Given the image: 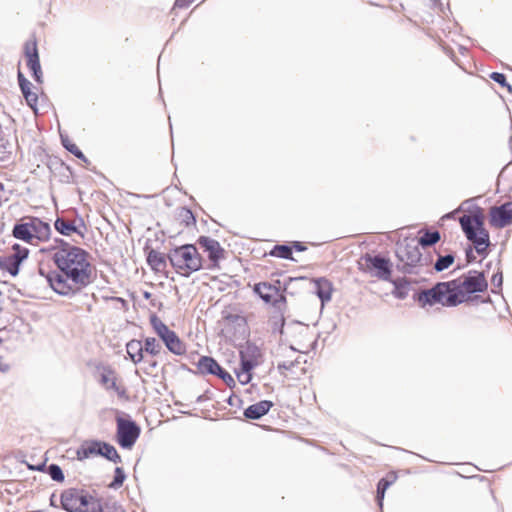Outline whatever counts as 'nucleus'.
I'll use <instances>...</instances> for the list:
<instances>
[{
    "label": "nucleus",
    "instance_id": "412c9836",
    "mask_svg": "<svg viewBox=\"0 0 512 512\" xmlns=\"http://www.w3.org/2000/svg\"><path fill=\"white\" fill-rule=\"evenodd\" d=\"M100 382L106 389L114 390L118 395H122L124 392L117 384L115 372L110 369L102 371Z\"/></svg>",
    "mask_w": 512,
    "mask_h": 512
},
{
    "label": "nucleus",
    "instance_id": "f03ea898",
    "mask_svg": "<svg viewBox=\"0 0 512 512\" xmlns=\"http://www.w3.org/2000/svg\"><path fill=\"white\" fill-rule=\"evenodd\" d=\"M423 304H441L443 306H456L465 301V293L460 289L457 280L438 283L435 287L423 291L419 295Z\"/></svg>",
    "mask_w": 512,
    "mask_h": 512
},
{
    "label": "nucleus",
    "instance_id": "9b49d317",
    "mask_svg": "<svg viewBox=\"0 0 512 512\" xmlns=\"http://www.w3.org/2000/svg\"><path fill=\"white\" fill-rule=\"evenodd\" d=\"M512 221V203H506L490 210V224L496 228H503Z\"/></svg>",
    "mask_w": 512,
    "mask_h": 512
},
{
    "label": "nucleus",
    "instance_id": "393cba45",
    "mask_svg": "<svg viewBox=\"0 0 512 512\" xmlns=\"http://www.w3.org/2000/svg\"><path fill=\"white\" fill-rule=\"evenodd\" d=\"M19 83H20L21 90L23 92V95H24L28 105L31 108H33L37 102V96L35 93L30 91V89H29L30 83L26 79L23 78L21 73H19Z\"/></svg>",
    "mask_w": 512,
    "mask_h": 512
},
{
    "label": "nucleus",
    "instance_id": "e433bc0d",
    "mask_svg": "<svg viewBox=\"0 0 512 512\" xmlns=\"http://www.w3.org/2000/svg\"><path fill=\"white\" fill-rule=\"evenodd\" d=\"M124 479H125V474H124L123 470L119 467L116 468L114 481L111 483V487H113V488L120 487L123 484Z\"/></svg>",
    "mask_w": 512,
    "mask_h": 512
},
{
    "label": "nucleus",
    "instance_id": "39448f33",
    "mask_svg": "<svg viewBox=\"0 0 512 512\" xmlns=\"http://www.w3.org/2000/svg\"><path fill=\"white\" fill-rule=\"evenodd\" d=\"M461 227L466 237L473 242L476 251L481 254L489 245V234L483 227V221L479 216L464 215L460 218Z\"/></svg>",
    "mask_w": 512,
    "mask_h": 512
},
{
    "label": "nucleus",
    "instance_id": "4c0bfd02",
    "mask_svg": "<svg viewBox=\"0 0 512 512\" xmlns=\"http://www.w3.org/2000/svg\"><path fill=\"white\" fill-rule=\"evenodd\" d=\"M216 375L219 376L228 386L232 387L235 385L234 378L222 368H220V371H218Z\"/></svg>",
    "mask_w": 512,
    "mask_h": 512
},
{
    "label": "nucleus",
    "instance_id": "c03bdc74",
    "mask_svg": "<svg viewBox=\"0 0 512 512\" xmlns=\"http://www.w3.org/2000/svg\"><path fill=\"white\" fill-rule=\"evenodd\" d=\"M492 282L494 285H498L500 286L501 283H502V276H498V275H494L493 278H492Z\"/></svg>",
    "mask_w": 512,
    "mask_h": 512
},
{
    "label": "nucleus",
    "instance_id": "423d86ee",
    "mask_svg": "<svg viewBox=\"0 0 512 512\" xmlns=\"http://www.w3.org/2000/svg\"><path fill=\"white\" fill-rule=\"evenodd\" d=\"M61 504L68 512H101L97 500L76 489L65 490L61 495Z\"/></svg>",
    "mask_w": 512,
    "mask_h": 512
},
{
    "label": "nucleus",
    "instance_id": "ddd939ff",
    "mask_svg": "<svg viewBox=\"0 0 512 512\" xmlns=\"http://www.w3.org/2000/svg\"><path fill=\"white\" fill-rule=\"evenodd\" d=\"M25 56L27 59V66L33 72L34 78L37 81H40L42 71L35 41H30L25 44Z\"/></svg>",
    "mask_w": 512,
    "mask_h": 512
},
{
    "label": "nucleus",
    "instance_id": "aec40b11",
    "mask_svg": "<svg viewBox=\"0 0 512 512\" xmlns=\"http://www.w3.org/2000/svg\"><path fill=\"white\" fill-rule=\"evenodd\" d=\"M126 351L134 364H138L143 360L144 347L140 340L133 339L126 345Z\"/></svg>",
    "mask_w": 512,
    "mask_h": 512
},
{
    "label": "nucleus",
    "instance_id": "f704fd0d",
    "mask_svg": "<svg viewBox=\"0 0 512 512\" xmlns=\"http://www.w3.org/2000/svg\"><path fill=\"white\" fill-rule=\"evenodd\" d=\"M14 253L11 256H14L21 263L28 256V249L20 246L19 244L13 245Z\"/></svg>",
    "mask_w": 512,
    "mask_h": 512
},
{
    "label": "nucleus",
    "instance_id": "72a5a7b5",
    "mask_svg": "<svg viewBox=\"0 0 512 512\" xmlns=\"http://www.w3.org/2000/svg\"><path fill=\"white\" fill-rule=\"evenodd\" d=\"M252 370L253 369H246L245 367L241 366V369L236 371L238 381L243 385L248 384L252 379Z\"/></svg>",
    "mask_w": 512,
    "mask_h": 512
},
{
    "label": "nucleus",
    "instance_id": "6ab92c4d",
    "mask_svg": "<svg viewBox=\"0 0 512 512\" xmlns=\"http://www.w3.org/2000/svg\"><path fill=\"white\" fill-rule=\"evenodd\" d=\"M54 227L62 235L70 236L73 233H76L80 238L84 237V233L80 230L79 226H76L62 218H58L55 221Z\"/></svg>",
    "mask_w": 512,
    "mask_h": 512
},
{
    "label": "nucleus",
    "instance_id": "20e7f679",
    "mask_svg": "<svg viewBox=\"0 0 512 512\" xmlns=\"http://www.w3.org/2000/svg\"><path fill=\"white\" fill-rule=\"evenodd\" d=\"M12 235L31 245H37L40 241H47L51 235V227L39 218H31L27 222L16 224Z\"/></svg>",
    "mask_w": 512,
    "mask_h": 512
},
{
    "label": "nucleus",
    "instance_id": "4be33fe9",
    "mask_svg": "<svg viewBox=\"0 0 512 512\" xmlns=\"http://www.w3.org/2000/svg\"><path fill=\"white\" fill-rule=\"evenodd\" d=\"M254 291L266 302L270 303L273 299L278 296L279 290L277 287L267 284L258 283L254 287Z\"/></svg>",
    "mask_w": 512,
    "mask_h": 512
},
{
    "label": "nucleus",
    "instance_id": "7ed1b4c3",
    "mask_svg": "<svg viewBox=\"0 0 512 512\" xmlns=\"http://www.w3.org/2000/svg\"><path fill=\"white\" fill-rule=\"evenodd\" d=\"M168 257L176 272L186 277L202 268V257L192 244L176 247Z\"/></svg>",
    "mask_w": 512,
    "mask_h": 512
},
{
    "label": "nucleus",
    "instance_id": "b1692460",
    "mask_svg": "<svg viewBox=\"0 0 512 512\" xmlns=\"http://www.w3.org/2000/svg\"><path fill=\"white\" fill-rule=\"evenodd\" d=\"M20 264L19 260L11 255L3 257L0 260L1 268L8 271L12 276H16L18 274Z\"/></svg>",
    "mask_w": 512,
    "mask_h": 512
},
{
    "label": "nucleus",
    "instance_id": "c9c22d12",
    "mask_svg": "<svg viewBox=\"0 0 512 512\" xmlns=\"http://www.w3.org/2000/svg\"><path fill=\"white\" fill-rule=\"evenodd\" d=\"M49 475L51 476V478L55 481H63L64 479V475H63V472L61 470V468L57 465H50L49 466Z\"/></svg>",
    "mask_w": 512,
    "mask_h": 512
},
{
    "label": "nucleus",
    "instance_id": "ea45409f",
    "mask_svg": "<svg viewBox=\"0 0 512 512\" xmlns=\"http://www.w3.org/2000/svg\"><path fill=\"white\" fill-rule=\"evenodd\" d=\"M490 77H491V79H493L495 82L499 83L500 85L510 88V86L506 83V78L503 74L493 72L490 75Z\"/></svg>",
    "mask_w": 512,
    "mask_h": 512
},
{
    "label": "nucleus",
    "instance_id": "79ce46f5",
    "mask_svg": "<svg viewBox=\"0 0 512 512\" xmlns=\"http://www.w3.org/2000/svg\"><path fill=\"white\" fill-rule=\"evenodd\" d=\"M294 366L293 361H284L278 365L280 370H290Z\"/></svg>",
    "mask_w": 512,
    "mask_h": 512
},
{
    "label": "nucleus",
    "instance_id": "c756f323",
    "mask_svg": "<svg viewBox=\"0 0 512 512\" xmlns=\"http://www.w3.org/2000/svg\"><path fill=\"white\" fill-rule=\"evenodd\" d=\"M395 480V476L392 475L390 479H381L378 483L377 488V499L379 501V505L382 506V500L384 498V494L386 489L393 483Z\"/></svg>",
    "mask_w": 512,
    "mask_h": 512
},
{
    "label": "nucleus",
    "instance_id": "0eeeda50",
    "mask_svg": "<svg viewBox=\"0 0 512 512\" xmlns=\"http://www.w3.org/2000/svg\"><path fill=\"white\" fill-rule=\"evenodd\" d=\"M139 427L131 420L117 418V441L122 448L130 449L138 439Z\"/></svg>",
    "mask_w": 512,
    "mask_h": 512
},
{
    "label": "nucleus",
    "instance_id": "7c9ffc66",
    "mask_svg": "<svg viewBox=\"0 0 512 512\" xmlns=\"http://www.w3.org/2000/svg\"><path fill=\"white\" fill-rule=\"evenodd\" d=\"M149 264L156 270H160L164 267L165 261L163 256L155 251H151L148 255Z\"/></svg>",
    "mask_w": 512,
    "mask_h": 512
},
{
    "label": "nucleus",
    "instance_id": "a878e982",
    "mask_svg": "<svg viewBox=\"0 0 512 512\" xmlns=\"http://www.w3.org/2000/svg\"><path fill=\"white\" fill-rule=\"evenodd\" d=\"M150 323L156 334L161 338V340H163L166 337V335H168L172 331L156 315H152L150 317Z\"/></svg>",
    "mask_w": 512,
    "mask_h": 512
},
{
    "label": "nucleus",
    "instance_id": "f3484780",
    "mask_svg": "<svg viewBox=\"0 0 512 512\" xmlns=\"http://www.w3.org/2000/svg\"><path fill=\"white\" fill-rule=\"evenodd\" d=\"M316 293L321 300L322 306L331 300L333 287L332 283L324 278L315 281Z\"/></svg>",
    "mask_w": 512,
    "mask_h": 512
},
{
    "label": "nucleus",
    "instance_id": "de8ad7c7",
    "mask_svg": "<svg viewBox=\"0 0 512 512\" xmlns=\"http://www.w3.org/2000/svg\"><path fill=\"white\" fill-rule=\"evenodd\" d=\"M186 213H187V215H189V218H191V219H193V220H194L193 215H192L189 211H187Z\"/></svg>",
    "mask_w": 512,
    "mask_h": 512
},
{
    "label": "nucleus",
    "instance_id": "37998d69",
    "mask_svg": "<svg viewBox=\"0 0 512 512\" xmlns=\"http://www.w3.org/2000/svg\"><path fill=\"white\" fill-rule=\"evenodd\" d=\"M298 345H299V347H298V348H296V347H294V346H291V348H292L293 350H298V351H300V352H302V353H303V352H305V351L310 347V344L305 345V344H302V343H298Z\"/></svg>",
    "mask_w": 512,
    "mask_h": 512
},
{
    "label": "nucleus",
    "instance_id": "f8f14e48",
    "mask_svg": "<svg viewBox=\"0 0 512 512\" xmlns=\"http://www.w3.org/2000/svg\"><path fill=\"white\" fill-rule=\"evenodd\" d=\"M261 357V351L255 344L247 343L240 350L241 366L246 369L257 367L261 363Z\"/></svg>",
    "mask_w": 512,
    "mask_h": 512
},
{
    "label": "nucleus",
    "instance_id": "f257e3e1",
    "mask_svg": "<svg viewBox=\"0 0 512 512\" xmlns=\"http://www.w3.org/2000/svg\"><path fill=\"white\" fill-rule=\"evenodd\" d=\"M62 247L53 255V260L59 271L44 273L39 269L50 287L60 295H69L79 291L91 282L92 265L88 253L76 246H71L59 240Z\"/></svg>",
    "mask_w": 512,
    "mask_h": 512
},
{
    "label": "nucleus",
    "instance_id": "cd10ccee",
    "mask_svg": "<svg viewBox=\"0 0 512 512\" xmlns=\"http://www.w3.org/2000/svg\"><path fill=\"white\" fill-rule=\"evenodd\" d=\"M440 240V233L438 231L425 232L423 236L417 241L419 245L423 247L433 245Z\"/></svg>",
    "mask_w": 512,
    "mask_h": 512
},
{
    "label": "nucleus",
    "instance_id": "c85d7f7f",
    "mask_svg": "<svg viewBox=\"0 0 512 512\" xmlns=\"http://www.w3.org/2000/svg\"><path fill=\"white\" fill-rule=\"evenodd\" d=\"M144 351L151 355H158L161 352L162 346L161 344L152 337H148L145 339V344L143 345Z\"/></svg>",
    "mask_w": 512,
    "mask_h": 512
},
{
    "label": "nucleus",
    "instance_id": "dca6fc26",
    "mask_svg": "<svg viewBox=\"0 0 512 512\" xmlns=\"http://www.w3.org/2000/svg\"><path fill=\"white\" fill-rule=\"evenodd\" d=\"M101 441H85L77 451L79 459H86L91 456H97L101 453Z\"/></svg>",
    "mask_w": 512,
    "mask_h": 512
},
{
    "label": "nucleus",
    "instance_id": "473e14b6",
    "mask_svg": "<svg viewBox=\"0 0 512 512\" xmlns=\"http://www.w3.org/2000/svg\"><path fill=\"white\" fill-rule=\"evenodd\" d=\"M453 262L454 257L452 255L440 256L436 261L434 268L440 272L447 269Z\"/></svg>",
    "mask_w": 512,
    "mask_h": 512
},
{
    "label": "nucleus",
    "instance_id": "58836bf2",
    "mask_svg": "<svg viewBox=\"0 0 512 512\" xmlns=\"http://www.w3.org/2000/svg\"><path fill=\"white\" fill-rule=\"evenodd\" d=\"M63 145L65 146V148L71 152L72 154H74L76 157L78 158H84V155L83 153L79 150V148L75 145V144H72V143H69L68 141L64 140L63 139Z\"/></svg>",
    "mask_w": 512,
    "mask_h": 512
},
{
    "label": "nucleus",
    "instance_id": "5701e85b",
    "mask_svg": "<svg viewBox=\"0 0 512 512\" xmlns=\"http://www.w3.org/2000/svg\"><path fill=\"white\" fill-rule=\"evenodd\" d=\"M198 367L203 373L216 375L220 371V365L210 357H201L198 362Z\"/></svg>",
    "mask_w": 512,
    "mask_h": 512
},
{
    "label": "nucleus",
    "instance_id": "49530a36",
    "mask_svg": "<svg viewBox=\"0 0 512 512\" xmlns=\"http://www.w3.org/2000/svg\"><path fill=\"white\" fill-rule=\"evenodd\" d=\"M295 248H296L298 251H303V250H305V247H304V246H302V245H301V244H299V243H297V244L295 245Z\"/></svg>",
    "mask_w": 512,
    "mask_h": 512
},
{
    "label": "nucleus",
    "instance_id": "9d476101",
    "mask_svg": "<svg viewBox=\"0 0 512 512\" xmlns=\"http://www.w3.org/2000/svg\"><path fill=\"white\" fill-rule=\"evenodd\" d=\"M458 284L465 293V300L467 299V294L482 292L487 287L483 274L476 271L470 272L462 281H458Z\"/></svg>",
    "mask_w": 512,
    "mask_h": 512
},
{
    "label": "nucleus",
    "instance_id": "a211bd4d",
    "mask_svg": "<svg viewBox=\"0 0 512 512\" xmlns=\"http://www.w3.org/2000/svg\"><path fill=\"white\" fill-rule=\"evenodd\" d=\"M162 341L168 350L176 355H182L186 351L184 343L179 339L174 331H171L168 335H166Z\"/></svg>",
    "mask_w": 512,
    "mask_h": 512
},
{
    "label": "nucleus",
    "instance_id": "a18cd8bd",
    "mask_svg": "<svg viewBox=\"0 0 512 512\" xmlns=\"http://www.w3.org/2000/svg\"><path fill=\"white\" fill-rule=\"evenodd\" d=\"M184 1L185 0H176L175 1V6L176 7H182L184 5Z\"/></svg>",
    "mask_w": 512,
    "mask_h": 512
},
{
    "label": "nucleus",
    "instance_id": "2eb2a0df",
    "mask_svg": "<svg viewBox=\"0 0 512 512\" xmlns=\"http://www.w3.org/2000/svg\"><path fill=\"white\" fill-rule=\"evenodd\" d=\"M272 402L263 400L256 404L250 405L245 411L244 415L249 419H259L264 416L272 407Z\"/></svg>",
    "mask_w": 512,
    "mask_h": 512
},
{
    "label": "nucleus",
    "instance_id": "4468645a",
    "mask_svg": "<svg viewBox=\"0 0 512 512\" xmlns=\"http://www.w3.org/2000/svg\"><path fill=\"white\" fill-rule=\"evenodd\" d=\"M198 243L205 249L206 252H208V256L214 264H216L223 257L224 250L221 248L218 241L210 237L201 236L198 239Z\"/></svg>",
    "mask_w": 512,
    "mask_h": 512
},
{
    "label": "nucleus",
    "instance_id": "a19ab883",
    "mask_svg": "<svg viewBox=\"0 0 512 512\" xmlns=\"http://www.w3.org/2000/svg\"><path fill=\"white\" fill-rule=\"evenodd\" d=\"M295 329L302 336H307L309 334V327L307 325L297 324Z\"/></svg>",
    "mask_w": 512,
    "mask_h": 512
},
{
    "label": "nucleus",
    "instance_id": "6e6552de",
    "mask_svg": "<svg viewBox=\"0 0 512 512\" xmlns=\"http://www.w3.org/2000/svg\"><path fill=\"white\" fill-rule=\"evenodd\" d=\"M396 254L404 267H415L421 260L419 244L414 239H406L399 243Z\"/></svg>",
    "mask_w": 512,
    "mask_h": 512
},
{
    "label": "nucleus",
    "instance_id": "2f4dec72",
    "mask_svg": "<svg viewBox=\"0 0 512 512\" xmlns=\"http://www.w3.org/2000/svg\"><path fill=\"white\" fill-rule=\"evenodd\" d=\"M271 255L284 258V259H293L292 258V250L289 246L286 245H277L271 251Z\"/></svg>",
    "mask_w": 512,
    "mask_h": 512
},
{
    "label": "nucleus",
    "instance_id": "bb28decb",
    "mask_svg": "<svg viewBox=\"0 0 512 512\" xmlns=\"http://www.w3.org/2000/svg\"><path fill=\"white\" fill-rule=\"evenodd\" d=\"M99 455L107 458L108 460H110L114 463H117L121 460V458H120L119 454L117 453L116 449L114 448V446H112L108 443H105V442H102L101 453Z\"/></svg>",
    "mask_w": 512,
    "mask_h": 512
},
{
    "label": "nucleus",
    "instance_id": "1a4fd4ad",
    "mask_svg": "<svg viewBox=\"0 0 512 512\" xmlns=\"http://www.w3.org/2000/svg\"><path fill=\"white\" fill-rule=\"evenodd\" d=\"M365 270L373 276L388 280L391 275V266L389 260L380 256L366 255L364 257Z\"/></svg>",
    "mask_w": 512,
    "mask_h": 512
}]
</instances>
